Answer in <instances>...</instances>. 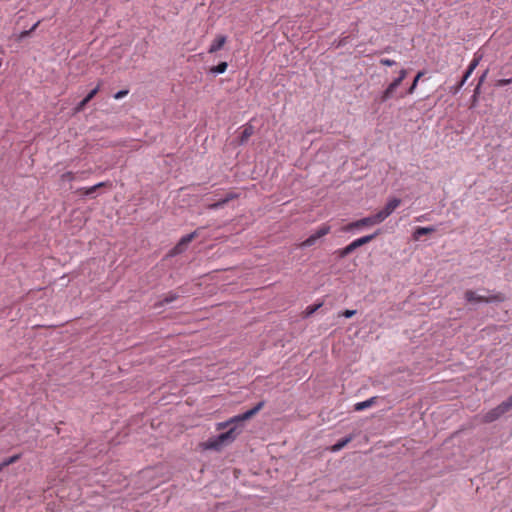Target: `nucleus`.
Here are the masks:
<instances>
[{
  "label": "nucleus",
  "mask_w": 512,
  "mask_h": 512,
  "mask_svg": "<svg viewBox=\"0 0 512 512\" xmlns=\"http://www.w3.org/2000/svg\"><path fill=\"white\" fill-rule=\"evenodd\" d=\"M255 413H256V407H253L250 410H248L247 412H245L241 415L235 416L226 422L218 423L216 426V430H218V431L226 430V431L220 433L216 437L209 438L207 441L201 443L200 446L204 450L220 451L223 447L229 445L236 439V437L241 432L240 427H241L243 421L247 420Z\"/></svg>",
  "instance_id": "f257e3e1"
},
{
  "label": "nucleus",
  "mask_w": 512,
  "mask_h": 512,
  "mask_svg": "<svg viewBox=\"0 0 512 512\" xmlns=\"http://www.w3.org/2000/svg\"><path fill=\"white\" fill-rule=\"evenodd\" d=\"M465 299L471 303H501L506 300V296L501 292H494L489 296L478 295L473 290L465 292Z\"/></svg>",
  "instance_id": "f03ea898"
},
{
  "label": "nucleus",
  "mask_w": 512,
  "mask_h": 512,
  "mask_svg": "<svg viewBox=\"0 0 512 512\" xmlns=\"http://www.w3.org/2000/svg\"><path fill=\"white\" fill-rule=\"evenodd\" d=\"M512 409V396L483 415V422L490 423Z\"/></svg>",
  "instance_id": "7ed1b4c3"
},
{
  "label": "nucleus",
  "mask_w": 512,
  "mask_h": 512,
  "mask_svg": "<svg viewBox=\"0 0 512 512\" xmlns=\"http://www.w3.org/2000/svg\"><path fill=\"white\" fill-rule=\"evenodd\" d=\"M408 71L406 69H401L399 71L398 77L395 78L388 86L387 88L382 92V94L379 96V101L381 103H384L391 99L396 91V89L401 85L403 80L407 77Z\"/></svg>",
  "instance_id": "20e7f679"
},
{
  "label": "nucleus",
  "mask_w": 512,
  "mask_h": 512,
  "mask_svg": "<svg viewBox=\"0 0 512 512\" xmlns=\"http://www.w3.org/2000/svg\"><path fill=\"white\" fill-rule=\"evenodd\" d=\"M377 234L378 233H374V234H371V235H366V236H363L361 238L355 239L354 241H352L346 247L337 250L336 253L338 254V256L340 258H345L350 253H352L355 249H357V248H359V247H361V246L371 242L377 236Z\"/></svg>",
  "instance_id": "39448f33"
},
{
  "label": "nucleus",
  "mask_w": 512,
  "mask_h": 512,
  "mask_svg": "<svg viewBox=\"0 0 512 512\" xmlns=\"http://www.w3.org/2000/svg\"><path fill=\"white\" fill-rule=\"evenodd\" d=\"M401 204V200L399 198H391L386 203L385 207L376 213L377 218L382 223L386 218H388Z\"/></svg>",
  "instance_id": "423d86ee"
},
{
  "label": "nucleus",
  "mask_w": 512,
  "mask_h": 512,
  "mask_svg": "<svg viewBox=\"0 0 512 512\" xmlns=\"http://www.w3.org/2000/svg\"><path fill=\"white\" fill-rule=\"evenodd\" d=\"M102 187H112V183L109 181L99 182L94 186L91 187H82L77 190V193L84 195V196H91L97 189Z\"/></svg>",
  "instance_id": "0eeeda50"
},
{
  "label": "nucleus",
  "mask_w": 512,
  "mask_h": 512,
  "mask_svg": "<svg viewBox=\"0 0 512 512\" xmlns=\"http://www.w3.org/2000/svg\"><path fill=\"white\" fill-rule=\"evenodd\" d=\"M226 41H227V37L226 36H224V35H217L216 38L213 40L212 44L210 45V47L208 49V52L210 54H213V53L219 51L224 46Z\"/></svg>",
  "instance_id": "6e6552de"
},
{
  "label": "nucleus",
  "mask_w": 512,
  "mask_h": 512,
  "mask_svg": "<svg viewBox=\"0 0 512 512\" xmlns=\"http://www.w3.org/2000/svg\"><path fill=\"white\" fill-rule=\"evenodd\" d=\"M100 84H98L93 90H91L87 96L76 106V111L80 112L84 109V107L95 97V95L99 92Z\"/></svg>",
  "instance_id": "1a4fd4ad"
},
{
  "label": "nucleus",
  "mask_w": 512,
  "mask_h": 512,
  "mask_svg": "<svg viewBox=\"0 0 512 512\" xmlns=\"http://www.w3.org/2000/svg\"><path fill=\"white\" fill-rule=\"evenodd\" d=\"M357 221H358L359 228L365 227V226H373V225L381 223L379 221V219L377 218L376 214L368 216V217H365V218H362V219L357 220Z\"/></svg>",
  "instance_id": "9d476101"
},
{
  "label": "nucleus",
  "mask_w": 512,
  "mask_h": 512,
  "mask_svg": "<svg viewBox=\"0 0 512 512\" xmlns=\"http://www.w3.org/2000/svg\"><path fill=\"white\" fill-rule=\"evenodd\" d=\"M435 228L430 227H418L413 233L414 240H419L421 236L435 232Z\"/></svg>",
  "instance_id": "9b49d317"
},
{
  "label": "nucleus",
  "mask_w": 512,
  "mask_h": 512,
  "mask_svg": "<svg viewBox=\"0 0 512 512\" xmlns=\"http://www.w3.org/2000/svg\"><path fill=\"white\" fill-rule=\"evenodd\" d=\"M376 400H377V397H371L365 401L358 402L355 404L354 409L356 411L365 410V409L371 407L372 405H374L376 403Z\"/></svg>",
  "instance_id": "f8f14e48"
},
{
  "label": "nucleus",
  "mask_w": 512,
  "mask_h": 512,
  "mask_svg": "<svg viewBox=\"0 0 512 512\" xmlns=\"http://www.w3.org/2000/svg\"><path fill=\"white\" fill-rule=\"evenodd\" d=\"M236 197L235 194L233 193H229L227 194V196L211 205H209V208L210 209H218L220 207H222L224 204H226L227 202H229L230 200L234 199Z\"/></svg>",
  "instance_id": "ddd939ff"
},
{
  "label": "nucleus",
  "mask_w": 512,
  "mask_h": 512,
  "mask_svg": "<svg viewBox=\"0 0 512 512\" xmlns=\"http://www.w3.org/2000/svg\"><path fill=\"white\" fill-rule=\"evenodd\" d=\"M254 133V128L252 125H247L244 127L241 136H240V142L244 143L247 141Z\"/></svg>",
  "instance_id": "4468645a"
},
{
  "label": "nucleus",
  "mask_w": 512,
  "mask_h": 512,
  "mask_svg": "<svg viewBox=\"0 0 512 512\" xmlns=\"http://www.w3.org/2000/svg\"><path fill=\"white\" fill-rule=\"evenodd\" d=\"M196 236H197V232H196V231H194V232H192V233H190V234H187V235L183 236V237L180 239V241H179L180 246L187 247V246H188V244H189L190 242H192V241L196 238Z\"/></svg>",
  "instance_id": "2eb2a0df"
},
{
  "label": "nucleus",
  "mask_w": 512,
  "mask_h": 512,
  "mask_svg": "<svg viewBox=\"0 0 512 512\" xmlns=\"http://www.w3.org/2000/svg\"><path fill=\"white\" fill-rule=\"evenodd\" d=\"M351 441V437H347L345 439H342L340 441H338L336 444H334L332 447H331V451L332 452H337V451H340L342 448H344L349 442Z\"/></svg>",
  "instance_id": "dca6fc26"
},
{
  "label": "nucleus",
  "mask_w": 512,
  "mask_h": 512,
  "mask_svg": "<svg viewBox=\"0 0 512 512\" xmlns=\"http://www.w3.org/2000/svg\"><path fill=\"white\" fill-rule=\"evenodd\" d=\"M423 75H424V72H422V71H420V72H418V73H417V75L415 76V78H414V80H413V82H412L411 86H410V87L408 88V90H407V94L411 95V94H413V93L415 92L416 87H417V85H418V82H419L420 78H421Z\"/></svg>",
  "instance_id": "f3484780"
},
{
  "label": "nucleus",
  "mask_w": 512,
  "mask_h": 512,
  "mask_svg": "<svg viewBox=\"0 0 512 512\" xmlns=\"http://www.w3.org/2000/svg\"><path fill=\"white\" fill-rule=\"evenodd\" d=\"M76 179H77V175H76V173H74L72 171H67L60 176V180L62 182H72Z\"/></svg>",
  "instance_id": "a211bd4d"
},
{
  "label": "nucleus",
  "mask_w": 512,
  "mask_h": 512,
  "mask_svg": "<svg viewBox=\"0 0 512 512\" xmlns=\"http://www.w3.org/2000/svg\"><path fill=\"white\" fill-rule=\"evenodd\" d=\"M321 306H322V303L308 306L304 311V314H305L304 316L309 317V316L313 315Z\"/></svg>",
  "instance_id": "6ab92c4d"
},
{
  "label": "nucleus",
  "mask_w": 512,
  "mask_h": 512,
  "mask_svg": "<svg viewBox=\"0 0 512 512\" xmlns=\"http://www.w3.org/2000/svg\"><path fill=\"white\" fill-rule=\"evenodd\" d=\"M228 65L226 62H221L217 66L211 68V72L216 74H222L226 71Z\"/></svg>",
  "instance_id": "aec40b11"
},
{
  "label": "nucleus",
  "mask_w": 512,
  "mask_h": 512,
  "mask_svg": "<svg viewBox=\"0 0 512 512\" xmlns=\"http://www.w3.org/2000/svg\"><path fill=\"white\" fill-rule=\"evenodd\" d=\"M21 458V455L20 454H15L9 458H6L5 460L2 461V466L4 467H7L11 464H14L15 462H17L19 459Z\"/></svg>",
  "instance_id": "412c9836"
},
{
  "label": "nucleus",
  "mask_w": 512,
  "mask_h": 512,
  "mask_svg": "<svg viewBox=\"0 0 512 512\" xmlns=\"http://www.w3.org/2000/svg\"><path fill=\"white\" fill-rule=\"evenodd\" d=\"M330 232V226L328 225H322L318 228V230L315 232L316 237L321 238L325 235H327Z\"/></svg>",
  "instance_id": "4be33fe9"
},
{
  "label": "nucleus",
  "mask_w": 512,
  "mask_h": 512,
  "mask_svg": "<svg viewBox=\"0 0 512 512\" xmlns=\"http://www.w3.org/2000/svg\"><path fill=\"white\" fill-rule=\"evenodd\" d=\"M319 238L316 237V234H312L311 236H309L305 241L302 242L301 246L302 247H310L312 245L315 244V242L318 240Z\"/></svg>",
  "instance_id": "5701e85b"
},
{
  "label": "nucleus",
  "mask_w": 512,
  "mask_h": 512,
  "mask_svg": "<svg viewBox=\"0 0 512 512\" xmlns=\"http://www.w3.org/2000/svg\"><path fill=\"white\" fill-rule=\"evenodd\" d=\"M186 247L180 246V243L178 242L176 246L171 250L170 255L175 256L182 252H184Z\"/></svg>",
  "instance_id": "b1692460"
},
{
  "label": "nucleus",
  "mask_w": 512,
  "mask_h": 512,
  "mask_svg": "<svg viewBox=\"0 0 512 512\" xmlns=\"http://www.w3.org/2000/svg\"><path fill=\"white\" fill-rule=\"evenodd\" d=\"M358 228H359L358 221H354V222L349 223L345 227H343L342 230L345 232H348V231H351L352 229H358Z\"/></svg>",
  "instance_id": "393cba45"
},
{
  "label": "nucleus",
  "mask_w": 512,
  "mask_h": 512,
  "mask_svg": "<svg viewBox=\"0 0 512 512\" xmlns=\"http://www.w3.org/2000/svg\"><path fill=\"white\" fill-rule=\"evenodd\" d=\"M481 57H474V59L470 62L468 69L474 71L480 62Z\"/></svg>",
  "instance_id": "a878e982"
},
{
  "label": "nucleus",
  "mask_w": 512,
  "mask_h": 512,
  "mask_svg": "<svg viewBox=\"0 0 512 512\" xmlns=\"http://www.w3.org/2000/svg\"><path fill=\"white\" fill-rule=\"evenodd\" d=\"M512 83V79L509 78V79H499L496 81V86L497 87H503V86H506L508 84H511Z\"/></svg>",
  "instance_id": "bb28decb"
},
{
  "label": "nucleus",
  "mask_w": 512,
  "mask_h": 512,
  "mask_svg": "<svg viewBox=\"0 0 512 512\" xmlns=\"http://www.w3.org/2000/svg\"><path fill=\"white\" fill-rule=\"evenodd\" d=\"M176 298H177V295H176V294H174V293H169V294L164 298V300L161 302V304H164V303H171V302H173Z\"/></svg>",
  "instance_id": "cd10ccee"
},
{
  "label": "nucleus",
  "mask_w": 512,
  "mask_h": 512,
  "mask_svg": "<svg viewBox=\"0 0 512 512\" xmlns=\"http://www.w3.org/2000/svg\"><path fill=\"white\" fill-rule=\"evenodd\" d=\"M380 64L384 66H393L396 65V61L388 59V58H382L380 59Z\"/></svg>",
  "instance_id": "c85d7f7f"
},
{
  "label": "nucleus",
  "mask_w": 512,
  "mask_h": 512,
  "mask_svg": "<svg viewBox=\"0 0 512 512\" xmlns=\"http://www.w3.org/2000/svg\"><path fill=\"white\" fill-rule=\"evenodd\" d=\"M129 93V91L127 89L125 90H121V91H118L116 94H114V98L116 100H119V99H122L124 98L125 96H127Z\"/></svg>",
  "instance_id": "c756f323"
},
{
  "label": "nucleus",
  "mask_w": 512,
  "mask_h": 512,
  "mask_svg": "<svg viewBox=\"0 0 512 512\" xmlns=\"http://www.w3.org/2000/svg\"><path fill=\"white\" fill-rule=\"evenodd\" d=\"M473 71L471 69H467L465 74L463 75V78L460 81V86H463L465 82L468 80V78L472 75Z\"/></svg>",
  "instance_id": "7c9ffc66"
},
{
  "label": "nucleus",
  "mask_w": 512,
  "mask_h": 512,
  "mask_svg": "<svg viewBox=\"0 0 512 512\" xmlns=\"http://www.w3.org/2000/svg\"><path fill=\"white\" fill-rule=\"evenodd\" d=\"M356 314V311L355 310H344L342 312V316H344L345 318H351L352 316H354Z\"/></svg>",
  "instance_id": "2f4dec72"
},
{
  "label": "nucleus",
  "mask_w": 512,
  "mask_h": 512,
  "mask_svg": "<svg viewBox=\"0 0 512 512\" xmlns=\"http://www.w3.org/2000/svg\"><path fill=\"white\" fill-rule=\"evenodd\" d=\"M39 24H40V21H38L37 23H35V24L33 25V27H32L29 31H25V32H23V33H22V36H27V35H29L31 32H33V31H34V30L39 26Z\"/></svg>",
  "instance_id": "473e14b6"
},
{
  "label": "nucleus",
  "mask_w": 512,
  "mask_h": 512,
  "mask_svg": "<svg viewBox=\"0 0 512 512\" xmlns=\"http://www.w3.org/2000/svg\"><path fill=\"white\" fill-rule=\"evenodd\" d=\"M461 88H462V86H460V82H459L458 85H456V87H455L454 93H457Z\"/></svg>",
  "instance_id": "72a5a7b5"
},
{
  "label": "nucleus",
  "mask_w": 512,
  "mask_h": 512,
  "mask_svg": "<svg viewBox=\"0 0 512 512\" xmlns=\"http://www.w3.org/2000/svg\"><path fill=\"white\" fill-rule=\"evenodd\" d=\"M261 408H262V403L258 402V406H257L258 411L261 410Z\"/></svg>",
  "instance_id": "f704fd0d"
},
{
  "label": "nucleus",
  "mask_w": 512,
  "mask_h": 512,
  "mask_svg": "<svg viewBox=\"0 0 512 512\" xmlns=\"http://www.w3.org/2000/svg\"><path fill=\"white\" fill-rule=\"evenodd\" d=\"M5 467L2 466V463H0V472L4 469Z\"/></svg>",
  "instance_id": "c9c22d12"
}]
</instances>
